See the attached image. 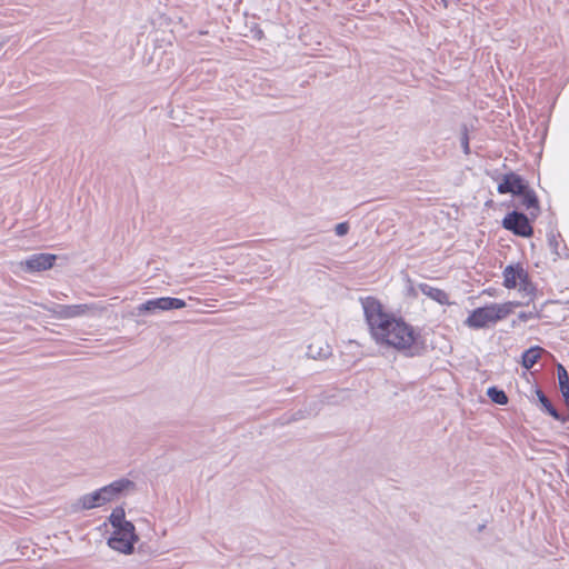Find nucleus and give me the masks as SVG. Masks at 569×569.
Listing matches in <instances>:
<instances>
[{
    "label": "nucleus",
    "mask_w": 569,
    "mask_h": 569,
    "mask_svg": "<svg viewBox=\"0 0 569 569\" xmlns=\"http://www.w3.org/2000/svg\"><path fill=\"white\" fill-rule=\"evenodd\" d=\"M366 321L373 340L386 347H391L406 356H418L423 349L420 332L402 318L385 311L377 299H361Z\"/></svg>",
    "instance_id": "1"
},
{
    "label": "nucleus",
    "mask_w": 569,
    "mask_h": 569,
    "mask_svg": "<svg viewBox=\"0 0 569 569\" xmlns=\"http://www.w3.org/2000/svg\"><path fill=\"white\" fill-rule=\"evenodd\" d=\"M133 483L128 479H119L99 490L83 495L78 499L74 507L77 510H88L101 507L108 502L119 499L129 491Z\"/></svg>",
    "instance_id": "2"
},
{
    "label": "nucleus",
    "mask_w": 569,
    "mask_h": 569,
    "mask_svg": "<svg viewBox=\"0 0 569 569\" xmlns=\"http://www.w3.org/2000/svg\"><path fill=\"white\" fill-rule=\"evenodd\" d=\"M519 306L520 302L508 301L505 303H491L482 308H477L469 315L465 323L472 329L485 328L490 323L505 319Z\"/></svg>",
    "instance_id": "3"
},
{
    "label": "nucleus",
    "mask_w": 569,
    "mask_h": 569,
    "mask_svg": "<svg viewBox=\"0 0 569 569\" xmlns=\"http://www.w3.org/2000/svg\"><path fill=\"white\" fill-rule=\"evenodd\" d=\"M502 286L509 290L517 289L522 297L532 298L536 287L522 263H510L502 271Z\"/></svg>",
    "instance_id": "4"
},
{
    "label": "nucleus",
    "mask_w": 569,
    "mask_h": 569,
    "mask_svg": "<svg viewBox=\"0 0 569 569\" xmlns=\"http://www.w3.org/2000/svg\"><path fill=\"white\" fill-rule=\"evenodd\" d=\"M138 541V536L132 523H124V527L112 529L108 539V546L121 553L130 555L133 552V545Z\"/></svg>",
    "instance_id": "5"
},
{
    "label": "nucleus",
    "mask_w": 569,
    "mask_h": 569,
    "mask_svg": "<svg viewBox=\"0 0 569 569\" xmlns=\"http://www.w3.org/2000/svg\"><path fill=\"white\" fill-rule=\"evenodd\" d=\"M186 302L182 299L171 297H160L147 300L137 307L138 315H156L158 312L182 309Z\"/></svg>",
    "instance_id": "6"
},
{
    "label": "nucleus",
    "mask_w": 569,
    "mask_h": 569,
    "mask_svg": "<svg viewBox=\"0 0 569 569\" xmlns=\"http://www.w3.org/2000/svg\"><path fill=\"white\" fill-rule=\"evenodd\" d=\"M57 259L56 254L51 253H36L18 262V268L26 272L44 271L53 267Z\"/></svg>",
    "instance_id": "7"
},
{
    "label": "nucleus",
    "mask_w": 569,
    "mask_h": 569,
    "mask_svg": "<svg viewBox=\"0 0 569 569\" xmlns=\"http://www.w3.org/2000/svg\"><path fill=\"white\" fill-rule=\"evenodd\" d=\"M502 226L517 236L529 237L532 233V227L526 214L513 211L503 218Z\"/></svg>",
    "instance_id": "8"
},
{
    "label": "nucleus",
    "mask_w": 569,
    "mask_h": 569,
    "mask_svg": "<svg viewBox=\"0 0 569 569\" xmlns=\"http://www.w3.org/2000/svg\"><path fill=\"white\" fill-rule=\"evenodd\" d=\"M527 184L523 182V180L515 174H506L502 179V181L498 186V192L499 193H512L518 196L520 192L523 191V188Z\"/></svg>",
    "instance_id": "9"
},
{
    "label": "nucleus",
    "mask_w": 569,
    "mask_h": 569,
    "mask_svg": "<svg viewBox=\"0 0 569 569\" xmlns=\"http://www.w3.org/2000/svg\"><path fill=\"white\" fill-rule=\"evenodd\" d=\"M89 310L87 305L56 306L51 311L60 319H70L86 315Z\"/></svg>",
    "instance_id": "10"
},
{
    "label": "nucleus",
    "mask_w": 569,
    "mask_h": 569,
    "mask_svg": "<svg viewBox=\"0 0 569 569\" xmlns=\"http://www.w3.org/2000/svg\"><path fill=\"white\" fill-rule=\"evenodd\" d=\"M420 291L422 295L429 297L430 299L437 301L440 305H449V297L448 295L439 289L435 288L428 283H419L416 288H413V291Z\"/></svg>",
    "instance_id": "11"
},
{
    "label": "nucleus",
    "mask_w": 569,
    "mask_h": 569,
    "mask_svg": "<svg viewBox=\"0 0 569 569\" xmlns=\"http://www.w3.org/2000/svg\"><path fill=\"white\" fill-rule=\"evenodd\" d=\"M518 196L521 198V204L529 211V213L532 217H537L539 213V206L536 193L526 186L523 191Z\"/></svg>",
    "instance_id": "12"
},
{
    "label": "nucleus",
    "mask_w": 569,
    "mask_h": 569,
    "mask_svg": "<svg viewBox=\"0 0 569 569\" xmlns=\"http://www.w3.org/2000/svg\"><path fill=\"white\" fill-rule=\"evenodd\" d=\"M542 352L543 349L540 347H531L530 349L526 350L522 355V366L526 369H531L537 363Z\"/></svg>",
    "instance_id": "13"
},
{
    "label": "nucleus",
    "mask_w": 569,
    "mask_h": 569,
    "mask_svg": "<svg viewBox=\"0 0 569 569\" xmlns=\"http://www.w3.org/2000/svg\"><path fill=\"white\" fill-rule=\"evenodd\" d=\"M557 373L559 380L560 392L566 402L569 401V375L562 365L557 366Z\"/></svg>",
    "instance_id": "14"
},
{
    "label": "nucleus",
    "mask_w": 569,
    "mask_h": 569,
    "mask_svg": "<svg viewBox=\"0 0 569 569\" xmlns=\"http://www.w3.org/2000/svg\"><path fill=\"white\" fill-rule=\"evenodd\" d=\"M110 525L112 529L124 527V523H131L124 518V510L122 508H117L112 511L109 517Z\"/></svg>",
    "instance_id": "15"
},
{
    "label": "nucleus",
    "mask_w": 569,
    "mask_h": 569,
    "mask_svg": "<svg viewBox=\"0 0 569 569\" xmlns=\"http://www.w3.org/2000/svg\"><path fill=\"white\" fill-rule=\"evenodd\" d=\"M537 396L539 398L540 403L546 409V411L549 415H551L553 418L560 419L558 411L553 408V406L551 405L549 399L541 391H537Z\"/></svg>",
    "instance_id": "16"
},
{
    "label": "nucleus",
    "mask_w": 569,
    "mask_h": 569,
    "mask_svg": "<svg viewBox=\"0 0 569 569\" xmlns=\"http://www.w3.org/2000/svg\"><path fill=\"white\" fill-rule=\"evenodd\" d=\"M488 396L493 402L498 405H506L508 402L506 393L502 390H498L497 388H489Z\"/></svg>",
    "instance_id": "17"
},
{
    "label": "nucleus",
    "mask_w": 569,
    "mask_h": 569,
    "mask_svg": "<svg viewBox=\"0 0 569 569\" xmlns=\"http://www.w3.org/2000/svg\"><path fill=\"white\" fill-rule=\"evenodd\" d=\"M335 231H336V234L339 236V237H343L348 233L349 231V224L348 222H340L336 226L335 228Z\"/></svg>",
    "instance_id": "18"
},
{
    "label": "nucleus",
    "mask_w": 569,
    "mask_h": 569,
    "mask_svg": "<svg viewBox=\"0 0 569 569\" xmlns=\"http://www.w3.org/2000/svg\"><path fill=\"white\" fill-rule=\"evenodd\" d=\"M328 353H329V352H328V350L323 351L322 349H320V350H319V352L315 353V352H313V348H312V346H310V347H309V352H308V355H309L310 357H312V358H317V357H327V355H328Z\"/></svg>",
    "instance_id": "19"
},
{
    "label": "nucleus",
    "mask_w": 569,
    "mask_h": 569,
    "mask_svg": "<svg viewBox=\"0 0 569 569\" xmlns=\"http://www.w3.org/2000/svg\"><path fill=\"white\" fill-rule=\"evenodd\" d=\"M461 146H462V148H463V151H465L466 153H468V152H469V142H468V138H467V136H463V137H462V139H461Z\"/></svg>",
    "instance_id": "20"
},
{
    "label": "nucleus",
    "mask_w": 569,
    "mask_h": 569,
    "mask_svg": "<svg viewBox=\"0 0 569 569\" xmlns=\"http://www.w3.org/2000/svg\"><path fill=\"white\" fill-rule=\"evenodd\" d=\"M519 318L522 319V320H527V319L531 318V313H529V315L528 313H520Z\"/></svg>",
    "instance_id": "21"
},
{
    "label": "nucleus",
    "mask_w": 569,
    "mask_h": 569,
    "mask_svg": "<svg viewBox=\"0 0 569 569\" xmlns=\"http://www.w3.org/2000/svg\"><path fill=\"white\" fill-rule=\"evenodd\" d=\"M440 2H441L443 6H446V2H447V1H446V0H440Z\"/></svg>",
    "instance_id": "22"
}]
</instances>
